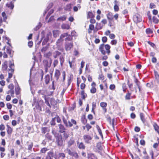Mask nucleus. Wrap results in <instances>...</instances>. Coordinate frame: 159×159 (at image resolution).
I'll return each mask as SVG.
<instances>
[{"instance_id": "f257e3e1", "label": "nucleus", "mask_w": 159, "mask_h": 159, "mask_svg": "<svg viewBox=\"0 0 159 159\" xmlns=\"http://www.w3.org/2000/svg\"><path fill=\"white\" fill-rule=\"evenodd\" d=\"M119 15L118 13L116 14L113 16V13L111 12H109L107 15L106 16L108 21V25L110 27L114 26L115 22L114 18L116 20H118Z\"/></svg>"}, {"instance_id": "f03ea898", "label": "nucleus", "mask_w": 159, "mask_h": 159, "mask_svg": "<svg viewBox=\"0 0 159 159\" xmlns=\"http://www.w3.org/2000/svg\"><path fill=\"white\" fill-rule=\"evenodd\" d=\"M110 48L111 46L109 45L102 43L99 46L98 50L102 55H105L107 53L109 55L111 53Z\"/></svg>"}, {"instance_id": "7ed1b4c3", "label": "nucleus", "mask_w": 159, "mask_h": 159, "mask_svg": "<svg viewBox=\"0 0 159 159\" xmlns=\"http://www.w3.org/2000/svg\"><path fill=\"white\" fill-rule=\"evenodd\" d=\"M38 96H42V97L44 98L45 103L49 107H51L50 104L49 102L48 98H47V90L44 89H40L38 91Z\"/></svg>"}, {"instance_id": "20e7f679", "label": "nucleus", "mask_w": 159, "mask_h": 159, "mask_svg": "<svg viewBox=\"0 0 159 159\" xmlns=\"http://www.w3.org/2000/svg\"><path fill=\"white\" fill-rule=\"evenodd\" d=\"M9 68L7 70L8 76L6 79V81L8 83L10 82V80L12 77L13 74L14 72V63H10L9 66Z\"/></svg>"}, {"instance_id": "39448f33", "label": "nucleus", "mask_w": 159, "mask_h": 159, "mask_svg": "<svg viewBox=\"0 0 159 159\" xmlns=\"http://www.w3.org/2000/svg\"><path fill=\"white\" fill-rule=\"evenodd\" d=\"M52 59H44L43 61V64L45 72L46 73L48 71V68L50 67L52 63Z\"/></svg>"}, {"instance_id": "423d86ee", "label": "nucleus", "mask_w": 159, "mask_h": 159, "mask_svg": "<svg viewBox=\"0 0 159 159\" xmlns=\"http://www.w3.org/2000/svg\"><path fill=\"white\" fill-rule=\"evenodd\" d=\"M8 88L9 89L6 92V93L10 95L12 97H14V85L12 83L10 84L8 86Z\"/></svg>"}, {"instance_id": "0eeeda50", "label": "nucleus", "mask_w": 159, "mask_h": 159, "mask_svg": "<svg viewBox=\"0 0 159 159\" xmlns=\"http://www.w3.org/2000/svg\"><path fill=\"white\" fill-rule=\"evenodd\" d=\"M56 141L58 146H62L63 145V140L62 136L61 134H58V135L55 137Z\"/></svg>"}, {"instance_id": "6e6552de", "label": "nucleus", "mask_w": 159, "mask_h": 159, "mask_svg": "<svg viewBox=\"0 0 159 159\" xmlns=\"http://www.w3.org/2000/svg\"><path fill=\"white\" fill-rule=\"evenodd\" d=\"M92 138V136L89 134H84L83 136V139L84 142L87 144L90 143Z\"/></svg>"}, {"instance_id": "1a4fd4ad", "label": "nucleus", "mask_w": 159, "mask_h": 159, "mask_svg": "<svg viewBox=\"0 0 159 159\" xmlns=\"http://www.w3.org/2000/svg\"><path fill=\"white\" fill-rule=\"evenodd\" d=\"M91 88L90 89V92L92 94H94L97 92L96 88V84L94 82H93L91 84Z\"/></svg>"}, {"instance_id": "9d476101", "label": "nucleus", "mask_w": 159, "mask_h": 159, "mask_svg": "<svg viewBox=\"0 0 159 159\" xmlns=\"http://www.w3.org/2000/svg\"><path fill=\"white\" fill-rule=\"evenodd\" d=\"M77 146L80 150H84L85 149V146L82 142H80L79 141H76Z\"/></svg>"}, {"instance_id": "9b49d317", "label": "nucleus", "mask_w": 159, "mask_h": 159, "mask_svg": "<svg viewBox=\"0 0 159 159\" xmlns=\"http://www.w3.org/2000/svg\"><path fill=\"white\" fill-rule=\"evenodd\" d=\"M133 20L136 23L140 22L142 20L141 16L139 14H136L133 16Z\"/></svg>"}, {"instance_id": "f8f14e48", "label": "nucleus", "mask_w": 159, "mask_h": 159, "mask_svg": "<svg viewBox=\"0 0 159 159\" xmlns=\"http://www.w3.org/2000/svg\"><path fill=\"white\" fill-rule=\"evenodd\" d=\"M52 34L51 33H49L46 35V37L44 39L42 43L43 46L44 45L46 44L48 42L49 39V37L51 36Z\"/></svg>"}, {"instance_id": "ddd939ff", "label": "nucleus", "mask_w": 159, "mask_h": 159, "mask_svg": "<svg viewBox=\"0 0 159 159\" xmlns=\"http://www.w3.org/2000/svg\"><path fill=\"white\" fill-rule=\"evenodd\" d=\"M67 35H68V33H64L60 35L59 39L58 40L57 42L60 43L62 42L64 40L63 39L65 37L67 36Z\"/></svg>"}, {"instance_id": "4468645a", "label": "nucleus", "mask_w": 159, "mask_h": 159, "mask_svg": "<svg viewBox=\"0 0 159 159\" xmlns=\"http://www.w3.org/2000/svg\"><path fill=\"white\" fill-rule=\"evenodd\" d=\"M119 2L116 0H115L114 2V10L115 12H117L119 10V8L118 6Z\"/></svg>"}, {"instance_id": "2eb2a0df", "label": "nucleus", "mask_w": 159, "mask_h": 159, "mask_svg": "<svg viewBox=\"0 0 159 159\" xmlns=\"http://www.w3.org/2000/svg\"><path fill=\"white\" fill-rule=\"evenodd\" d=\"M67 122V125L66 126V127H71L73 126V124L76 125L77 124L76 120L73 119L71 120V121H69Z\"/></svg>"}, {"instance_id": "dca6fc26", "label": "nucleus", "mask_w": 159, "mask_h": 159, "mask_svg": "<svg viewBox=\"0 0 159 159\" xmlns=\"http://www.w3.org/2000/svg\"><path fill=\"white\" fill-rule=\"evenodd\" d=\"M52 53L50 51H49L47 52H45L43 54V57L45 59H49L51 58Z\"/></svg>"}, {"instance_id": "f3484780", "label": "nucleus", "mask_w": 159, "mask_h": 159, "mask_svg": "<svg viewBox=\"0 0 159 159\" xmlns=\"http://www.w3.org/2000/svg\"><path fill=\"white\" fill-rule=\"evenodd\" d=\"M7 132V134L11 135L13 132V129L8 125H6Z\"/></svg>"}, {"instance_id": "a211bd4d", "label": "nucleus", "mask_w": 159, "mask_h": 159, "mask_svg": "<svg viewBox=\"0 0 159 159\" xmlns=\"http://www.w3.org/2000/svg\"><path fill=\"white\" fill-rule=\"evenodd\" d=\"M100 106L102 108L104 112L105 113L106 112H107V109L106 107L107 106V103L106 102H101L100 103Z\"/></svg>"}, {"instance_id": "6ab92c4d", "label": "nucleus", "mask_w": 159, "mask_h": 159, "mask_svg": "<svg viewBox=\"0 0 159 159\" xmlns=\"http://www.w3.org/2000/svg\"><path fill=\"white\" fill-rule=\"evenodd\" d=\"M26 145L28 147V150L31 151L33 146V143L31 141H28L26 142Z\"/></svg>"}, {"instance_id": "aec40b11", "label": "nucleus", "mask_w": 159, "mask_h": 159, "mask_svg": "<svg viewBox=\"0 0 159 159\" xmlns=\"http://www.w3.org/2000/svg\"><path fill=\"white\" fill-rule=\"evenodd\" d=\"M73 47V42H70V43H68L66 44L65 45V48L66 51L70 50L71 48H72Z\"/></svg>"}, {"instance_id": "412c9836", "label": "nucleus", "mask_w": 159, "mask_h": 159, "mask_svg": "<svg viewBox=\"0 0 159 159\" xmlns=\"http://www.w3.org/2000/svg\"><path fill=\"white\" fill-rule=\"evenodd\" d=\"M59 128V132L60 133H62L65 131L66 129L64 126L61 124H60L58 125Z\"/></svg>"}, {"instance_id": "4be33fe9", "label": "nucleus", "mask_w": 159, "mask_h": 159, "mask_svg": "<svg viewBox=\"0 0 159 159\" xmlns=\"http://www.w3.org/2000/svg\"><path fill=\"white\" fill-rule=\"evenodd\" d=\"M96 147L98 152H100L103 149V145L100 143H97Z\"/></svg>"}, {"instance_id": "5701e85b", "label": "nucleus", "mask_w": 159, "mask_h": 159, "mask_svg": "<svg viewBox=\"0 0 159 159\" xmlns=\"http://www.w3.org/2000/svg\"><path fill=\"white\" fill-rule=\"evenodd\" d=\"M7 61H5L3 63V64H2V70L3 72L6 71L7 70Z\"/></svg>"}, {"instance_id": "b1692460", "label": "nucleus", "mask_w": 159, "mask_h": 159, "mask_svg": "<svg viewBox=\"0 0 159 159\" xmlns=\"http://www.w3.org/2000/svg\"><path fill=\"white\" fill-rule=\"evenodd\" d=\"M60 75V72L59 70L56 69L55 70L54 77L56 78V80H58Z\"/></svg>"}, {"instance_id": "393cba45", "label": "nucleus", "mask_w": 159, "mask_h": 159, "mask_svg": "<svg viewBox=\"0 0 159 159\" xmlns=\"http://www.w3.org/2000/svg\"><path fill=\"white\" fill-rule=\"evenodd\" d=\"M44 82L46 84H48L50 82V77L49 74H47L45 76Z\"/></svg>"}, {"instance_id": "a878e982", "label": "nucleus", "mask_w": 159, "mask_h": 159, "mask_svg": "<svg viewBox=\"0 0 159 159\" xmlns=\"http://www.w3.org/2000/svg\"><path fill=\"white\" fill-rule=\"evenodd\" d=\"M14 2L12 1L8 2L6 4V6L11 9H13L14 7Z\"/></svg>"}, {"instance_id": "bb28decb", "label": "nucleus", "mask_w": 159, "mask_h": 159, "mask_svg": "<svg viewBox=\"0 0 159 159\" xmlns=\"http://www.w3.org/2000/svg\"><path fill=\"white\" fill-rule=\"evenodd\" d=\"M62 133H63V136L64 140H67L69 137L70 134L68 132L65 131Z\"/></svg>"}, {"instance_id": "cd10ccee", "label": "nucleus", "mask_w": 159, "mask_h": 159, "mask_svg": "<svg viewBox=\"0 0 159 159\" xmlns=\"http://www.w3.org/2000/svg\"><path fill=\"white\" fill-rule=\"evenodd\" d=\"M75 143V141L73 138H71L67 142V146L68 147H70L72 145H73Z\"/></svg>"}, {"instance_id": "c85d7f7f", "label": "nucleus", "mask_w": 159, "mask_h": 159, "mask_svg": "<svg viewBox=\"0 0 159 159\" xmlns=\"http://www.w3.org/2000/svg\"><path fill=\"white\" fill-rule=\"evenodd\" d=\"M61 54V53L58 51H55L53 53V57L55 59H56Z\"/></svg>"}, {"instance_id": "c756f323", "label": "nucleus", "mask_w": 159, "mask_h": 159, "mask_svg": "<svg viewBox=\"0 0 159 159\" xmlns=\"http://www.w3.org/2000/svg\"><path fill=\"white\" fill-rule=\"evenodd\" d=\"M42 134H45L46 132H49L50 129L47 127H42L41 129Z\"/></svg>"}, {"instance_id": "7c9ffc66", "label": "nucleus", "mask_w": 159, "mask_h": 159, "mask_svg": "<svg viewBox=\"0 0 159 159\" xmlns=\"http://www.w3.org/2000/svg\"><path fill=\"white\" fill-rule=\"evenodd\" d=\"M80 94L82 96V99L84 100H85V99L87 97V96L86 93H85L84 90L81 91Z\"/></svg>"}, {"instance_id": "2f4dec72", "label": "nucleus", "mask_w": 159, "mask_h": 159, "mask_svg": "<svg viewBox=\"0 0 159 159\" xmlns=\"http://www.w3.org/2000/svg\"><path fill=\"white\" fill-rule=\"evenodd\" d=\"M81 120L82 123L84 124H85L87 123V120L86 118V116L85 115H84L81 116Z\"/></svg>"}, {"instance_id": "473e14b6", "label": "nucleus", "mask_w": 159, "mask_h": 159, "mask_svg": "<svg viewBox=\"0 0 159 159\" xmlns=\"http://www.w3.org/2000/svg\"><path fill=\"white\" fill-rule=\"evenodd\" d=\"M88 159H98V158L96 155L92 153H91L88 154Z\"/></svg>"}, {"instance_id": "72a5a7b5", "label": "nucleus", "mask_w": 159, "mask_h": 159, "mask_svg": "<svg viewBox=\"0 0 159 159\" xmlns=\"http://www.w3.org/2000/svg\"><path fill=\"white\" fill-rule=\"evenodd\" d=\"M49 47V43H48L46 46L42 48L41 50V51L42 52H44L46 51L48 49Z\"/></svg>"}, {"instance_id": "f704fd0d", "label": "nucleus", "mask_w": 159, "mask_h": 159, "mask_svg": "<svg viewBox=\"0 0 159 159\" xmlns=\"http://www.w3.org/2000/svg\"><path fill=\"white\" fill-rule=\"evenodd\" d=\"M59 59L60 61L61 66V67H62L63 66V63H64V62L65 61L64 57L63 56H60V57L59 58Z\"/></svg>"}, {"instance_id": "c9c22d12", "label": "nucleus", "mask_w": 159, "mask_h": 159, "mask_svg": "<svg viewBox=\"0 0 159 159\" xmlns=\"http://www.w3.org/2000/svg\"><path fill=\"white\" fill-rule=\"evenodd\" d=\"M107 121L110 124H111L112 127L114 128V119H113L111 122V120L110 117H108L107 118Z\"/></svg>"}, {"instance_id": "e433bc0d", "label": "nucleus", "mask_w": 159, "mask_h": 159, "mask_svg": "<svg viewBox=\"0 0 159 159\" xmlns=\"http://www.w3.org/2000/svg\"><path fill=\"white\" fill-rule=\"evenodd\" d=\"M95 16L92 11H89L88 12L87 15V18H94Z\"/></svg>"}, {"instance_id": "4c0bfd02", "label": "nucleus", "mask_w": 159, "mask_h": 159, "mask_svg": "<svg viewBox=\"0 0 159 159\" xmlns=\"http://www.w3.org/2000/svg\"><path fill=\"white\" fill-rule=\"evenodd\" d=\"M20 89L19 86L18 85L15 88V93L16 95H18L20 93Z\"/></svg>"}, {"instance_id": "58836bf2", "label": "nucleus", "mask_w": 159, "mask_h": 159, "mask_svg": "<svg viewBox=\"0 0 159 159\" xmlns=\"http://www.w3.org/2000/svg\"><path fill=\"white\" fill-rule=\"evenodd\" d=\"M94 25L92 24H91L89 25V28L88 29V32L89 33H91L92 30H93L94 29Z\"/></svg>"}, {"instance_id": "ea45409f", "label": "nucleus", "mask_w": 159, "mask_h": 159, "mask_svg": "<svg viewBox=\"0 0 159 159\" xmlns=\"http://www.w3.org/2000/svg\"><path fill=\"white\" fill-rule=\"evenodd\" d=\"M2 16L3 18V21L4 22H7V16L6 15L5 12L4 11L2 13Z\"/></svg>"}, {"instance_id": "a19ab883", "label": "nucleus", "mask_w": 159, "mask_h": 159, "mask_svg": "<svg viewBox=\"0 0 159 159\" xmlns=\"http://www.w3.org/2000/svg\"><path fill=\"white\" fill-rule=\"evenodd\" d=\"M46 138L49 141L52 140V136L49 133H48L45 135Z\"/></svg>"}, {"instance_id": "79ce46f5", "label": "nucleus", "mask_w": 159, "mask_h": 159, "mask_svg": "<svg viewBox=\"0 0 159 159\" xmlns=\"http://www.w3.org/2000/svg\"><path fill=\"white\" fill-rule=\"evenodd\" d=\"M152 21L153 23L155 24H157L158 23L159 20L157 17L155 16L152 17Z\"/></svg>"}, {"instance_id": "37998d69", "label": "nucleus", "mask_w": 159, "mask_h": 159, "mask_svg": "<svg viewBox=\"0 0 159 159\" xmlns=\"http://www.w3.org/2000/svg\"><path fill=\"white\" fill-rule=\"evenodd\" d=\"M131 93H129V91H128V93L126 94L125 96V99L126 100H129L131 99Z\"/></svg>"}, {"instance_id": "c03bdc74", "label": "nucleus", "mask_w": 159, "mask_h": 159, "mask_svg": "<svg viewBox=\"0 0 159 159\" xmlns=\"http://www.w3.org/2000/svg\"><path fill=\"white\" fill-rule=\"evenodd\" d=\"M61 27L62 29H66L67 30L69 29L70 28V27L69 25L65 24H62Z\"/></svg>"}, {"instance_id": "a18cd8bd", "label": "nucleus", "mask_w": 159, "mask_h": 159, "mask_svg": "<svg viewBox=\"0 0 159 159\" xmlns=\"http://www.w3.org/2000/svg\"><path fill=\"white\" fill-rule=\"evenodd\" d=\"M96 128L98 130V131L99 133V134L101 136L102 138H103V135L102 132V131L99 127V126L98 125H97Z\"/></svg>"}, {"instance_id": "49530a36", "label": "nucleus", "mask_w": 159, "mask_h": 159, "mask_svg": "<svg viewBox=\"0 0 159 159\" xmlns=\"http://www.w3.org/2000/svg\"><path fill=\"white\" fill-rule=\"evenodd\" d=\"M34 105L35 106V107L36 109L40 111H41V108L39 102H37L35 105Z\"/></svg>"}, {"instance_id": "de8ad7c7", "label": "nucleus", "mask_w": 159, "mask_h": 159, "mask_svg": "<svg viewBox=\"0 0 159 159\" xmlns=\"http://www.w3.org/2000/svg\"><path fill=\"white\" fill-rule=\"evenodd\" d=\"M140 119L143 123H144L146 122V120L144 118V114L142 113H141L140 114Z\"/></svg>"}, {"instance_id": "09e8293b", "label": "nucleus", "mask_w": 159, "mask_h": 159, "mask_svg": "<svg viewBox=\"0 0 159 159\" xmlns=\"http://www.w3.org/2000/svg\"><path fill=\"white\" fill-rule=\"evenodd\" d=\"M59 61L57 59H55L53 61V65L54 67H56L58 64Z\"/></svg>"}, {"instance_id": "8fccbe9b", "label": "nucleus", "mask_w": 159, "mask_h": 159, "mask_svg": "<svg viewBox=\"0 0 159 159\" xmlns=\"http://www.w3.org/2000/svg\"><path fill=\"white\" fill-rule=\"evenodd\" d=\"M66 38H65V40L66 41H70L72 40L73 38L72 36H71L70 34H68L67 36H66Z\"/></svg>"}, {"instance_id": "3c124183", "label": "nucleus", "mask_w": 159, "mask_h": 159, "mask_svg": "<svg viewBox=\"0 0 159 159\" xmlns=\"http://www.w3.org/2000/svg\"><path fill=\"white\" fill-rule=\"evenodd\" d=\"M145 31L147 34H152L153 33L152 30L150 28L146 29Z\"/></svg>"}, {"instance_id": "603ef678", "label": "nucleus", "mask_w": 159, "mask_h": 159, "mask_svg": "<svg viewBox=\"0 0 159 159\" xmlns=\"http://www.w3.org/2000/svg\"><path fill=\"white\" fill-rule=\"evenodd\" d=\"M66 17L64 16L58 18V19H57V20L58 21H63L65 20L66 19Z\"/></svg>"}, {"instance_id": "864d4df0", "label": "nucleus", "mask_w": 159, "mask_h": 159, "mask_svg": "<svg viewBox=\"0 0 159 159\" xmlns=\"http://www.w3.org/2000/svg\"><path fill=\"white\" fill-rule=\"evenodd\" d=\"M3 38H4V39L5 40H7V43L8 45H9L10 46H11V44L9 43V42L10 41V39L8 37L6 36H3Z\"/></svg>"}, {"instance_id": "5fc2aeb1", "label": "nucleus", "mask_w": 159, "mask_h": 159, "mask_svg": "<svg viewBox=\"0 0 159 159\" xmlns=\"http://www.w3.org/2000/svg\"><path fill=\"white\" fill-rule=\"evenodd\" d=\"M50 104L51 105L54 106L56 104V101L53 98H51L50 99Z\"/></svg>"}, {"instance_id": "6e6d98bb", "label": "nucleus", "mask_w": 159, "mask_h": 159, "mask_svg": "<svg viewBox=\"0 0 159 159\" xmlns=\"http://www.w3.org/2000/svg\"><path fill=\"white\" fill-rule=\"evenodd\" d=\"M71 156L74 157L76 158H78L79 157L78 154L76 152H73Z\"/></svg>"}, {"instance_id": "4d7b16f0", "label": "nucleus", "mask_w": 159, "mask_h": 159, "mask_svg": "<svg viewBox=\"0 0 159 159\" xmlns=\"http://www.w3.org/2000/svg\"><path fill=\"white\" fill-rule=\"evenodd\" d=\"M58 157L59 158L62 157V158H63L66 157L65 154L64 153H59L58 154Z\"/></svg>"}, {"instance_id": "13d9d810", "label": "nucleus", "mask_w": 159, "mask_h": 159, "mask_svg": "<svg viewBox=\"0 0 159 159\" xmlns=\"http://www.w3.org/2000/svg\"><path fill=\"white\" fill-rule=\"evenodd\" d=\"M86 130L89 131L90 129L92 128V126L89 123H87L86 125Z\"/></svg>"}, {"instance_id": "bf43d9fd", "label": "nucleus", "mask_w": 159, "mask_h": 159, "mask_svg": "<svg viewBox=\"0 0 159 159\" xmlns=\"http://www.w3.org/2000/svg\"><path fill=\"white\" fill-rule=\"evenodd\" d=\"M86 85L85 83H82L80 85V88L81 89V90H84V89L85 88Z\"/></svg>"}, {"instance_id": "052dcab7", "label": "nucleus", "mask_w": 159, "mask_h": 159, "mask_svg": "<svg viewBox=\"0 0 159 159\" xmlns=\"http://www.w3.org/2000/svg\"><path fill=\"white\" fill-rule=\"evenodd\" d=\"M122 88L123 91L125 92L127 89V87L125 83H124L122 84Z\"/></svg>"}, {"instance_id": "680f3d73", "label": "nucleus", "mask_w": 159, "mask_h": 159, "mask_svg": "<svg viewBox=\"0 0 159 159\" xmlns=\"http://www.w3.org/2000/svg\"><path fill=\"white\" fill-rule=\"evenodd\" d=\"M153 126L155 130L156 131L159 130V126L157 125V124L155 123L153 125Z\"/></svg>"}, {"instance_id": "e2e57ef3", "label": "nucleus", "mask_w": 159, "mask_h": 159, "mask_svg": "<svg viewBox=\"0 0 159 159\" xmlns=\"http://www.w3.org/2000/svg\"><path fill=\"white\" fill-rule=\"evenodd\" d=\"M11 51V50L10 49V48H7V53L9 54L11 57L12 56Z\"/></svg>"}, {"instance_id": "0e129e2a", "label": "nucleus", "mask_w": 159, "mask_h": 159, "mask_svg": "<svg viewBox=\"0 0 159 159\" xmlns=\"http://www.w3.org/2000/svg\"><path fill=\"white\" fill-rule=\"evenodd\" d=\"M150 56L152 57V61L153 63H155L157 61V59L155 57H154V56L153 55H150Z\"/></svg>"}, {"instance_id": "69168bd1", "label": "nucleus", "mask_w": 159, "mask_h": 159, "mask_svg": "<svg viewBox=\"0 0 159 159\" xmlns=\"http://www.w3.org/2000/svg\"><path fill=\"white\" fill-rule=\"evenodd\" d=\"M55 120V118H52L50 121V124L52 125H56Z\"/></svg>"}, {"instance_id": "338daca9", "label": "nucleus", "mask_w": 159, "mask_h": 159, "mask_svg": "<svg viewBox=\"0 0 159 159\" xmlns=\"http://www.w3.org/2000/svg\"><path fill=\"white\" fill-rule=\"evenodd\" d=\"M81 80L80 78L78 77L77 80V87H78V89H79V87L80 86V84L81 82Z\"/></svg>"}, {"instance_id": "774afa93", "label": "nucleus", "mask_w": 159, "mask_h": 159, "mask_svg": "<svg viewBox=\"0 0 159 159\" xmlns=\"http://www.w3.org/2000/svg\"><path fill=\"white\" fill-rule=\"evenodd\" d=\"M48 150V149L47 148H43L41 150L40 152L41 153H45Z\"/></svg>"}]
</instances>
